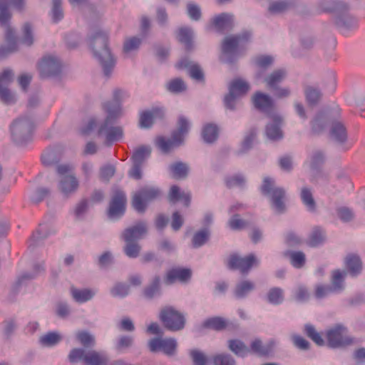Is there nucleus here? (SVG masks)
I'll list each match as a JSON object with an SVG mask.
<instances>
[{
	"mask_svg": "<svg viewBox=\"0 0 365 365\" xmlns=\"http://www.w3.org/2000/svg\"><path fill=\"white\" fill-rule=\"evenodd\" d=\"M257 136V133L254 130L249 131L248 133L245 136V138L242 143L241 148L237 151L238 155L246 153L252 147L253 141Z\"/></svg>",
	"mask_w": 365,
	"mask_h": 365,
	"instance_id": "5fc2aeb1",
	"label": "nucleus"
},
{
	"mask_svg": "<svg viewBox=\"0 0 365 365\" xmlns=\"http://www.w3.org/2000/svg\"><path fill=\"white\" fill-rule=\"evenodd\" d=\"M333 118L334 116L327 113H321L317 114L311 122L312 131L316 134H321L324 130L327 124H331Z\"/></svg>",
	"mask_w": 365,
	"mask_h": 365,
	"instance_id": "72a5a7b5",
	"label": "nucleus"
},
{
	"mask_svg": "<svg viewBox=\"0 0 365 365\" xmlns=\"http://www.w3.org/2000/svg\"><path fill=\"white\" fill-rule=\"evenodd\" d=\"M165 110L163 108H155L141 113L140 117V126L143 128H150L157 119H163Z\"/></svg>",
	"mask_w": 365,
	"mask_h": 365,
	"instance_id": "4be33fe9",
	"label": "nucleus"
},
{
	"mask_svg": "<svg viewBox=\"0 0 365 365\" xmlns=\"http://www.w3.org/2000/svg\"><path fill=\"white\" fill-rule=\"evenodd\" d=\"M334 22L341 29L348 30L356 23L355 19L349 14V5L346 3V8L339 9L334 14Z\"/></svg>",
	"mask_w": 365,
	"mask_h": 365,
	"instance_id": "6ab92c4d",
	"label": "nucleus"
},
{
	"mask_svg": "<svg viewBox=\"0 0 365 365\" xmlns=\"http://www.w3.org/2000/svg\"><path fill=\"white\" fill-rule=\"evenodd\" d=\"M130 292V286L125 283H116L111 289L110 294L113 297L123 298Z\"/></svg>",
	"mask_w": 365,
	"mask_h": 365,
	"instance_id": "69168bd1",
	"label": "nucleus"
},
{
	"mask_svg": "<svg viewBox=\"0 0 365 365\" xmlns=\"http://www.w3.org/2000/svg\"><path fill=\"white\" fill-rule=\"evenodd\" d=\"M203 140L207 143H214L218 138V128L215 124L205 125L202 131Z\"/></svg>",
	"mask_w": 365,
	"mask_h": 365,
	"instance_id": "37998d69",
	"label": "nucleus"
},
{
	"mask_svg": "<svg viewBox=\"0 0 365 365\" xmlns=\"http://www.w3.org/2000/svg\"><path fill=\"white\" fill-rule=\"evenodd\" d=\"M250 89L249 83L240 78L233 80L229 86V91L238 97L245 95Z\"/></svg>",
	"mask_w": 365,
	"mask_h": 365,
	"instance_id": "58836bf2",
	"label": "nucleus"
},
{
	"mask_svg": "<svg viewBox=\"0 0 365 365\" xmlns=\"http://www.w3.org/2000/svg\"><path fill=\"white\" fill-rule=\"evenodd\" d=\"M79 186L78 181L75 175H67L60 178L58 190L64 198H68L74 194Z\"/></svg>",
	"mask_w": 365,
	"mask_h": 365,
	"instance_id": "dca6fc26",
	"label": "nucleus"
},
{
	"mask_svg": "<svg viewBox=\"0 0 365 365\" xmlns=\"http://www.w3.org/2000/svg\"><path fill=\"white\" fill-rule=\"evenodd\" d=\"M345 264L348 272L352 277H357L362 271V262L359 256L349 255L345 259Z\"/></svg>",
	"mask_w": 365,
	"mask_h": 365,
	"instance_id": "f704fd0d",
	"label": "nucleus"
},
{
	"mask_svg": "<svg viewBox=\"0 0 365 365\" xmlns=\"http://www.w3.org/2000/svg\"><path fill=\"white\" fill-rule=\"evenodd\" d=\"M300 197L302 203L309 212H316L317 203L313 197L311 188L307 187H302L300 192Z\"/></svg>",
	"mask_w": 365,
	"mask_h": 365,
	"instance_id": "e433bc0d",
	"label": "nucleus"
},
{
	"mask_svg": "<svg viewBox=\"0 0 365 365\" xmlns=\"http://www.w3.org/2000/svg\"><path fill=\"white\" fill-rule=\"evenodd\" d=\"M34 41L33 29L29 23H25L22 28L21 43L26 46H31Z\"/></svg>",
	"mask_w": 365,
	"mask_h": 365,
	"instance_id": "13d9d810",
	"label": "nucleus"
},
{
	"mask_svg": "<svg viewBox=\"0 0 365 365\" xmlns=\"http://www.w3.org/2000/svg\"><path fill=\"white\" fill-rule=\"evenodd\" d=\"M51 14L52 21L54 23H57L63 19L64 14L62 8V0H52Z\"/></svg>",
	"mask_w": 365,
	"mask_h": 365,
	"instance_id": "6e6d98bb",
	"label": "nucleus"
},
{
	"mask_svg": "<svg viewBox=\"0 0 365 365\" xmlns=\"http://www.w3.org/2000/svg\"><path fill=\"white\" fill-rule=\"evenodd\" d=\"M34 127V120L30 115H21L16 118L10 125L13 143L21 147L31 143Z\"/></svg>",
	"mask_w": 365,
	"mask_h": 365,
	"instance_id": "7ed1b4c3",
	"label": "nucleus"
},
{
	"mask_svg": "<svg viewBox=\"0 0 365 365\" xmlns=\"http://www.w3.org/2000/svg\"><path fill=\"white\" fill-rule=\"evenodd\" d=\"M102 109L106 113L104 119L98 120L96 118H91L81 132L83 135H88L94 128H97V136L104 138L107 145L110 146L113 142L120 140L123 136V127L114 126L116 120L122 115V111L118 105L102 104Z\"/></svg>",
	"mask_w": 365,
	"mask_h": 365,
	"instance_id": "f257e3e1",
	"label": "nucleus"
},
{
	"mask_svg": "<svg viewBox=\"0 0 365 365\" xmlns=\"http://www.w3.org/2000/svg\"><path fill=\"white\" fill-rule=\"evenodd\" d=\"M88 44L93 56L100 65L103 74L110 78L116 63V58L108 47L107 33L100 28L91 31L88 36Z\"/></svg>",
	"mask_w": 365,
	"mask_h": 365,
	"instance_id": "f03ea898",
	"label": "nucleus"
},
{
	"mask_svg": "<svg viewBox=\"0 0 365 365\" xmlns=\"http://www.w3.org/2000/svg\"><path fill=\"white\" fill-rule=\"evenodd\" d=\"M328 346L341 348L352 344V339L347 335V329L341 324H336L327 331Z\"/></svg>",
	"mask_w": 365,
	"mask_h": 365,
	"instance_id": "f8f14e48",
	"label": "nucleus"
},
{
	"mask_svg": "<svg viewBox=\"0 0 365 365\" xmlns=\"http://www.w3.org/2000/svg\"><path fill=\"white\" fill-rule=\"evenodd\" d=\"M61 336L57 332H47L39 336L38 341L43 347H51L58 344Z\"/></svg>",
	"mask_w": 365,
	"mask_h": 365,
	"instance_id": "79ce46f5",
	"label": "nucleus"
},
{
	"mask_svg": "<svg viewBox=\"0 0 365 365\" xmlns=\"http://www.w3.org/2000/svg\"><path fill=\"white\" fill-rule=\"evenodd\" d=\"M346 274V271H340L339 269L332 271L331 288L334 292H341L344 289V279Z\"/></svg>",
	"mask_w": 365,
	"mask_h": 365,
	"instance_id": "ea45409f",
	"label": "nucleus"
},
{
	"mask_svg": "<svg viewBox=\"0 0 365 365\" xmlns=\"http://www.w3.org/2000/svg\"><path fill=\"white\" fill-rule=\"evenodd\" d=\"M329 138L340 145H344L347 140V132L344 124L334 117L329 125Z\"/></svg>",
	"mask_w": 365,
	"mask_h": 365,
	"instance_id": "f3484780",
	"label": "nucleus"
},
{
	"mask_svg": "<svg viewBox=\"0 0 365 365\" xmlns=\"http://www.w3.org/2000/svg\"><path fill=\"white\" fill-rule=\"evenodd\" d=\"M159 318L164 327L172 331L183 329L186 322L185 315L171 306L163 308L160 310Z\"/></svg>",
	"mask_w": 365,
	"mask_h": 365,
	"instance_id": "9b49d317",
	"label": "nucleus"
},
{
	"mask_svg": "<svg viewBox=\"0 0 365 365\" xmlns=\"http://www.w3.org/2000/svg\"><path fill=\"white\" fill-rule=\"evenodd\" d=\"M226 321L218 317L210 318L205 320L202 324L204 328H210L215 330H221L226 327Z\"/></svg>",
	"mask_w": 365,
	"mask_h": 365,
	"instance_id": "052dcab7",
	"label": "nucleus"
},
{
	"mask_svg": "<svg viewBox=\"0 0 365 365\" xmlns=\"http://www.w3.org/2000/svg\"><path fill=\"white\" fill-rule=\"evenodd\" d=\"M179 68H185L187 71L189 76L194 80L203 81L204 73L200 65L188 58L181 59L177 64Z\"/></svg>",
	"mask_w": 365,
	"mask_h": 365,
	"instance_id": "412c9836",
	"label": "nucleus"
},
{
	"mask_svg": "<svg viewBox=\"0 0 365 365\" xmlns=\"http://www.w3.org/2000/svg\"><path fill=\"white\" fill-rule=\"evenodd\" d=\"M290 263L295 268H302L306 262V257L302 251H292L288 252Z\"/></svg>",
	"mask_w": 365,
	"mask_h": 365,
	"instance_id": "4d7b16f0",
	"label": "nucleus"
},
{
	"mask_svg": "<svg viewBox=\"0 0 365 365\" xmlns=\"http://www.w3.org/2000/svg\"><path fill=\"white\" fill-rule=\"evenodd\" d=\"M148 233V225L145 221H138L125 228L121 234L124 241L137 242L143 239Z\"/></svg>",
	"mask_w": 365,
	"mask_h": 365,
	"instance_id": "ddd939ff",
	"label": "nucleus"
},
{
	"mask_svg": "<svg viewBox=\"0 0 365 365\" xmlns=\"http://www.w3.org/2000/svg\"><path fill=\"white\" fill-rule=\"evenodd\" d=\"M11 13L6 6L0 4V26L5 29V39L6 45L0 46V58H5L7 55L18 50L15 31L9 25Z\"/></svg>",
	"mask_w": 365,
	"mask_h": 365,
	"instance_id": "423d86ee",
	"label": "nucleus"
},
{
	"mask_svg": "<svg viewBox=\"0 0 365 365\" xmlns=\"http://www.w3.org/2000/svg\"><path fill=\"white\" fill-rule=\"evenodd\" d=\"M270 118L271 121L266 125V135L272 140H279L283 138V133L281 129L283 118L277 114L272 115Z\"/></svg>",
	"mask_w": 365,
	"mask_h": 365,
	"instance_id": "a211bd4d",
	"label": "nucleus"
},
{
	"mask_svg": "<svg viewBox=\"0 0 365 365\" xmlns=\"http://www.w3.org/2000/svg\"><path fill=\"white\" fill-rule=\"evenodd\" d=\"M37 68L42 79H61L62 77V61L53 54L43 56L38 63Z\"/></svg>",
	"mask_w": 365,
	"mask_h": 365,
	"instance_id": "6e6552de",
	"label": "nucleus"
},
{
	"mask_svg": "<svg viewBox=\"0 0 365 365\" xmlns=\"http://www.w3.org/2000/svg\"><path fill=\"white\" fill-rule=\"evenodd\" d=\"M287 72L284 68H278L268 73L263 80V83L269 90L279 86V84L286 78Z\"/></svg>",
	"mask_w": 365,
	"mask_h": 365,
	"instance_id": "393cba45",
	"label": "nucleus"
},
{
	"mask_svg": "<svg viewBox=\"0 0 365 365\" xmlns=\"http://www.w3.org/2000/svg\"><path fill=\"white\" fill-rule=\"evenodd\" d=\"M0 101L6 105H11L16 102V93L7 87L0 88Z\"/></svg>",
	"mask_w": 365,
	"mask_h": 365,
	"instance_id": "0e129e2a",
	"label": "nucleus"
},
{
	"mask_svg": "<svg viewBox=\"0 0 365 365\" xmlns=\"http://www.w3.org/2000/svg\"><path fill=\"white\" fill-rule=\"evenodd\" d=\"M177 341L174 338L163 339L161 351L168 356H173L176 352Z\"/></svg>",
	"mask_w": 365,
	"mask_h": 365,
	"instance_id": "e2e57ef3",
	"label": "nucleus"
},
{
	"mask_svg": "<svg viewBox=\"0 0 365 365\" xmlns=\"http://www.w3.org/2000/svg\"><path fill=\"white\" fill-rule=\"evenodd\" d=\"M71 363L83 362L84 365H108L106 355L93 349H73L68 355Z\"/></svg>",
	"mask_w": 365,
	"mask_h": 365,
	"instance_id": "1a4fd4ad",
	"label": "nucleus"
},
{
	"mask_svg": "<svg viewBox=\"0 0 365 365\" xmlns=\"http://www.w3.org/2000/svg\"><path fill=\"white\" fill-rule=\"evenodd\" d=\"M326 240V232L322 228L317 227L313 229L312 231L309 240V245L312 247H316L319 245L323 244Z\"/></svg>",
	"mask_w": 365,
	"mask_h": 365,
	"instance_id": "c03bdc74",
	"label": "nucleus"
},
{
	"mask_svg": "<svg viewBox=\"0 0 365 365\" xmlns=\"http://www.w3.org/2000/svg\"><path fill=\"white\" fill-rule=\"evenodd\" d=\"M189 130V123L184 117H180L178 122V128L170 138H165L159 136L155 140L157 148L164 154L170 153L175 148L179 147L184 143L185 135Z\"/></svg>",
	"mask_w": 365,
	"mask_h": 365,
	"instance_id": "39448f33",
	"label": "nucleus"
},
{
	"mask_svg": "<svg viewBox=\"0 0 365 365\" xmlns=\"http://www.w3.org/2000/svg\"><path fill=\"white\" fill-rule=\"evenodd\" d=\"M55 231L46 226L41 225V227L38 229L31 237V242L30 246H32L34 248L38 246L43 240L46 239L51 234L54 233Z\"/></svg>",
	"mask_w": 365,
	"mask_h": 365,
	"instance_id": "a19ab883",
	"label": "nucleus"
},
{
	"mask_svg": "<svg viewBox=\"0 0 365 365\" xmlns=\"http://www.w3.org/2000/svg\"><path fill=\"white\" fill-rule=\"evenodd\" d=\"M161 195L160 188L153 186H145L133 194L132 206L138 212L143 213L147 207V203L158 199Z\"/></svg>",
	"mask_w": 365,
	"mask_h": 365,
	"instance_id": "9d476101",
	"label": "nucleus"
},
{
	"mask_svg": "<svg viewBox=\"0 0 365 365\" xmlns=\"http://www.w3.org/2000/svg\"><path fill=\"white\" fill-rule=\"evenodd\" d=\"M151 148L149 146L142 145L135 150L132 160L135 164L143 165L145 160L150 155Z\"/></svg>",
	"mask_w": 365,
	"mask_h": 365,
	"instance_id": "a18cd8bd",
	"label": "nucleus"
},
{
	"mask_svg": "<svg viewBox=\"0 0 365 365\" xmlns=\"http://www.w3.org/2000/svg\"><path fill=\"white\" fill-rule=\"evenodd\" d=\"M61 152L58 147L46 149L41 155V161L46 167L56 166L60 160Z\"/></svg>",
	"mask_w": 365,
	"mask_h": 365,
	"instance_id": "c756f323",
	"label": "nucleus"
},
{
	"mask_svg": "<svg viewBox=\"0 0 365 365\" xmlns=\"http://www.w3.org/2000/svg\"><path fill=\"white\" fill-rule=\"evenodd\" d=\"M305 331L308 337H309L317 345L323 346L324 341L322 335L317 331L314 327L311 324L305 325Z\"/></svg>",
	"mask_w": 365,
	"mask_h": 365,
	"instance_id": "338daca9",
	"label": "nucleus"
},
{
	"mask_svg": "<svg viewBox=\"0 0 365 365\" xmlns=\"http://www.w3.org/2000/svg\"><path fill=\"white\" fill-rule=\"evenodd\" d=\"M71 294L75 302L82 304L91 300L96 294V291L89 288L78 289L72 286Z\"/></svg>",
	"mask_w": 365,
	"mask_h": 365,
	"instance_id": "c85d7f7f",
	"label": "nucleus"
},
{
	"mask_svg": "<svg viewBox=\"0 0 365 365\" xmlns=\"http://www.w3.org/2000/svg\"><path fill=\"white\" fill-rule=\"evenodd\" d=\"M167 90L170 93H180L187 90V86L184 81L180 78H174L167 83Z\"/></svg>",
	"mask_w": 365,
	"mask_h": 365,
	"instance_id": "3c124183",
	"label": "nucleus"
},
{
	"mask_svg": "<svg viewBox=\"0 0 365 365\" xmlns=\"http://www.w3.org/2000/svg\"><path fill=\"white\" fill-rule=\"evenodd\" d=\"M214 365H236L235 359L228 354H220L212 357Z\"/></svg>",
	"mask_w": 365,
	"mask_h": 365,
	"instance_id": "774afa93",
	"label": "nucleus"
},
{
	"mask_svg": "<svg viewBox=\"0 0 365 365\" xmlns=\"http://www.w3.org/2000/svg\"><path fill=\"white\" fill-rule=\"evenodd\" d=\"M170 175L176 180H185L189 173V166L187 163L178 161L170 164L168 167Z\"/></svg>",
	"mask_w": 365,
	"mask_h": 365,
	"instance_id": "473e14b6",
	"label": "nucleus"
},
{
	"mask_svg": "<svg viewBox=\"0 0 365 365\" xmlns=\"http://www.w3.org/2000/svg\"><path fill=\"white\" fill-rule=\"evenodd\" d=\"M142 37L133 36L127 38L123 43V52L129 53L137 51L141 44Z\"/></svg>",
	"mask_w": 365,
	"mask_h": 365,
	"instance_id": "680f3d73",
	"label": "nucleus"
},
{
	"mask_svg": "<svg viewBox=\"0 0 365 365\" xmlns=\"http://www.w3.org/2000/svg\"><path fill=\"white\" fill-rule=\"evenodd\" d=\"M227 344L229 349L237 356L244 358L250 354L249 346L240 339H230Z\"/></svg>",
	"mask_w": 365,
	"mask_h": 365,
	"instance_id": "c9c22d12",
	"label": "nucleus"
},
{
	"mask_svg": "<svg viewBox=\"0 0 365 365\" xmlns=\"http://www.w3.org/2000/svg\"><path fill=\"white\" fill-rule=\"evenodd\" d=\"M76 338L81 344L83 345V349H87L89 347L94 346L96 344L95 336L88 331H78Z\"/></svg>",
	"mask_w": 365,
	"mask_h": 365,
	"instance_id": "de8ad7c7",
	"label": "nucleus"
},
{
	"mask_svg": "<svg viewBox=\"0 0 365 365\" xmlns=\"http://www.w3.org/2000/svg\"><path fill=\"white\" fill-rule=\"evenodd\" d=\"M324 162V153L322 150H315L311 158L310 167L312 170L319 171Z\"/></svg>",
	"mask_w": 365,
	"mask_h": 365,
	"instance_id": "bf43d9fd",
	"label": "nucleus"
},
{
	"mask_svg": "<svg viewBox=\"0 0 365 365\" xmlns=\"http://www.w3.org/2000/svg\"><path fill=\"white\" fill-rule=\"evenodd\" d=\"M252 32L242 31L236 35L226 36L221 44V60L228 63H233L239 58L237 48L240 44L250 41Z\"/></svg>",
	"mask_w": 365,
	"mask_h": 365,
	"instance_id": "20e7f679",
	"label": "nucleus"
},
{
	"mask_svg": "<svg viewBox=\"0 0 365 365\" xmlns=\"http://www.w3.org/2000/svg\"><path fill=\"white\" fill-rule=\"evenodd\" d=\"M210 232L208 229L204 228L194 234L192 240V245L195 248L202 246L208 240Z\"/></svg>",
	"mask_w": 365,
	"mask_h": 365,
	"instance_id": "864d4df0",
	"label": "nucleus"
},
{
	"mask_svg": "<svg viewBox=\"0 0 365 365\" xmlns=\"http://www.w3.org/2000/svg\"><path fill=\"white\" fill-rule=\"evenodd\" d=\"M274 346V341H270L267 344H263L262 341L260 339H254L250 344V354H256L259 356L267 355L273 346Z\"/></svg>",
	"mask_w": 365,
	"mask_h": 365,
	"instance_id": "2f4dec72",
	"label": "nucleus"
},
{
	"mask_svg": "<svg viewBox=\"0 0 365 365\" xmlns=\"http://www.w3.org/2000/svg\"><path fill=\"white\" fill-rule=\"evenodd\" d=\"M260 190L263 195L270 200L271 206L277 214L285 212L286 205L284 202L285 190L282 187H277L274 179L269 177L264 178Z\"/></svg>",
	"mask_w": 365,
	"mask_h": 365,
	"instance_id": "0eeeda50",
	"label": "nucleus"
},
{
	"mask_svg": "<svg viewBox=\"0 0 365 365\" xmlns=\"http://www.w3.org/2000/svg\"><path fill=\"white\" fill-rule=\"evenodd\" d=\"M123 252L130 258H136L139 256L141 246L137 242L124 241Z\"/></svg>",
	"mask_w": 365,
	"mask_h": 365,
	"instance_id": "603ef678",
	"label": "nucleus"
},
{
	"mask_svg": "<svg viewBox=\"0 0 365 365\" xmlns=\"http://www.w3.org/2000/svg\"><path fill=\"white\" fill-rule=\"evenodd\" d=\"M252 102L255 108L265 113L269 112L273 107L271 96L261 91H257L252 95Z\"/></svg>",
	"mask_w": 365,
	"mask_h": 365,
	"instance_id": "b1692460",
	"label": "nucleus"
},
{
	"mask_svg": "<svg viewBox=\"0 0 365 365\" xmlns=\"http://www.w3.org/2000/svg\"><path fill=\"white\" fill-rule=\"evenodd\" d=\"M295 5V0L272 1L269 3L267 11L272 15H277L287 11Z\"/></svg>",
	"mask_w": 365,
	"mask_h": 365,
	"instance_id": "cd10ccee",
	"label": "nucleus"
},
{
	"mask_svg": "<svg viewBox=\"0 0 365 365\" xmlns=\"http://www.w3.org/2000/svg\"><path fill=\"white\" fill-rule=\"evenodd\" d=\"M304 96L308 106L314 107L320 103L323 93L317 86H307L304 88Z\"/></svg>",
	"mask_w": 365,
	"mask_h": 365,
	"instance_id": "7c9ffc66",
	"label": "nucleus"
},
{
	"mask_svg": "<svg viewBox=\"0 0 365 365\" xmlns=\"http://www.w3.org/2000/svg\"><path fill=\"white\" fill-rule=\"evenodd\" d=\"M18 328L17 320L14 317L6 318L2 322L1 331L4 339L10 340Z\"/></svg>",
	"mask_w": 365,
	"mask_h": 365,
	"instance_id": "4c0bfd02",
	"label": "nucleus"
},
{
	"mask_svg": "<svg viewBox=\"0 0 365 365\" xmlns=\"http://www.w3.org/2000/svg\"><path fill=\"white\" fill-rule=\"evenodd\" d=\"M232 24L233 15L227 13H222L212 20V26L219 32H223L225 30L232 28Z\"/></svg>",
	"mask_w": 365,
	"mask_h": 365,
	"instance_id": "bb28decb",
	"label": "nucleus"
},
{
	"mask_svg": "<svg viewBox=\"0 0 365 365\" xmlns=\"http://www.w3.org/2000/svg\"><path fill=\"white\" fill-rule=\"evenodd\" d=\"M255 289V284L250 281H243L238 283L235 289L234 294L235 297L242 299Z\"/></svg>",
	"mask_w": 365,
	"mask_h": 365,
	"instance_id": "49530a36",
	"label": "nucleus"
},
{
	"mask_svg": "<svg viewBox=\"0 0 365 365\" xmlns=\"http://www.w3.org/2000/svg\"><path fill=\"white\" fill-rule=\"evenodd\" d=\"M257 260L253 254L242 257L237 254L231 255L228 259L227 267L230 269H239L242 272H247Z\"/></svg>",
	"mask_w": 365,
	"mask_h": 365,
	"instance_id": "2eb2a0df",
	"label": "nucleus"
},
{
	"mask_svg": "<svg viewBox=\"0 0 365 365\" xmlns=\"http://www.w3.org/2000/svg\"><path fill=\"white\" fill-rule=\"evenodd\" d=\"M191 270L186 268H173L169 270L165 276L164 283L170 285L177 280L182 282H187L191 277Z\"/></svg>",
	"mask_w": 365,
	"mask_h": 365,
	"instance_id": "aec40b11",
	"label": "nucleus"
},
{
	"mask_svg": "<svg viewBox=\"0 0 365 365\" xmlns=\"http://www.w3.org/2000/svg\"><path fill=\"white\" fill-rule=\"evenodd\" d=\"M142 295L148 300H151L161 295V278L159 275H155L151 278L143 289Z\"/></svg>",
	"mask_w": 365,
	"mask_h": 365,
	"instance_id": "5701e85b",
	"label": "nucleus"
},
{
	"mask_svg": "<svg viewBox=\"0 0 365 365\" xmlns=\"http://www.w3.org/2000/svg\"><path fill=\"white\" fill-rule=\"evenodd\" d=\"M267 298L269 303L279 305L284 301V290L279 287H272L267 292Z\"/></svg>",
	"mask_w": 365,
	"mask_h": 365,
	"instance_id": "09e8293b",
	"label": "nucleus"
},
{
	"mask_svg": "<svg viewBox=\"0 0 365 365\" xmlns=\"http://www.w3.org/2000/svg\"><path fill=\"white\" fill-rule=\"evenodd\" d=\"M346 8V2L341 0H320L316 5L319 12L333 13L341 9Z\"/></svg>",
	"mask_w": 365,
	"mask_h": 365,
	"instance_id": "a878e982",
	"label": "nucleus"
},
{
	"mask_svg": "<svg viewBox=\"0 0 365 365\" xmlns=\"http://www.w3.org/2000/svg\"><path fill=\"white\" fill-rule=\"evenodd\" d=\"M126 197L120 190H115L113 192L108 208V216L111 219L120 217L125 212Z\"/></svg>",
	"mask_w": 365,
	"mask_h": 365,
	"instance_id": "4468645a",
	"label": "nucleus"
},
{
	"mask_svg": "<svg viewBox=\"0 0 365 365\" xmlns=\"http://www.w3.org/2000/svg\"><path fill=\"white\" fill-rule=\"evenodd\" d=\"M193 37V31L190 28H180L179 29L178 38V40L184 43L187 49L192 48V40Z\"/></svg>",
	"mask_w": 365,
	"mask_h": 365,
	"instance_id": "8fccbe9b",
	"label": "nucleus"
}]
</instances>
